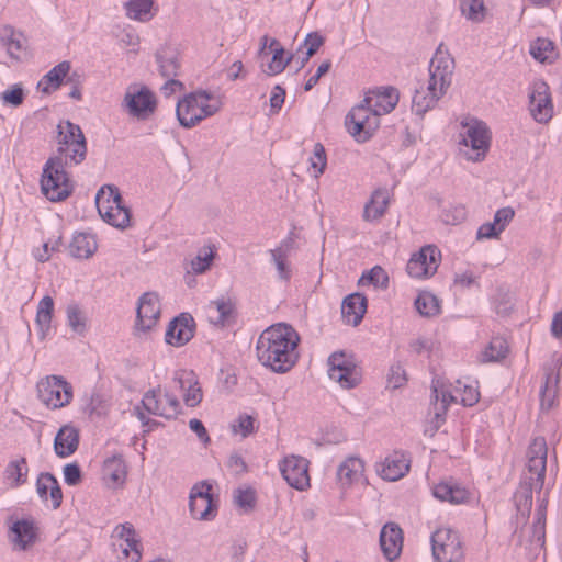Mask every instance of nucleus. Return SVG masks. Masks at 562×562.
I'll return each mask as SVG.
<instances>
[{
  "mask_svg": "<svg viewBox=\"0 0 562 562\" xmlns=\"http://www.w3.org/2000/svg\"><path fill=\"white\" fill-rule=\"evenodd\" d=\"M300 336L288 324H276L265 329L257 340V358L276 373L290 371L299 359Z\"/></svg>",
  "mask_w": 562,
  "mask_h": 562,
  "instance_id": "f257e3e1",
  "label": "nucleus"
},
{
  "mask_svg": "<svg viewBox=\"0 0 562 562\" xmlns=\"http://www.w3.org/2000/svg\"><path fill=\"white\" fill-rule=\"evenodd\" d=\"M57 132L56 153L49 158L72 166L81 164L87 156V145L80 126L65 121L57 125Z\"/></svg>",
  "mask_w": 562,
  "mask_h": 562,
  "instance_id": "f03ea898",
  "label": "nucleus"
},
{
  "mask_svg": "<svg viewBox=\"0 0 562 562\" xmlns=\"http://www.w3.org/2000/svg\"><path fill=\"white\" fill-rule=\"evenodd\" d=\"M70 165L48 158L41 177L42 193L52 202L67 199L72 192V182L66 171Z\"/></svg>",
  "mask_w": 562,
  "mask_h": 562,
  "instance_id": "7ed1b4c3",
  "label": "nucleus"
},
{
  "mask_svg": "<svg viewBox=\"0 0 562 562\" xmlns=\"http://www.w3.org/2000/svg\"><path fill=\"white\" fill-rule=\"evenodd\" d=\"M95 204L100 216L108 224L116 228L130 225L131 212L116 187L103 186L95 195Z\"/></svg>",
  "mask_w": 562,
  "mask_h": 562,
  "instance_id": "20e7f679",
  "label": "nucleus"
},
{
  "mask_svg": "<svg viewBox=\"0 0 562 562\" xmlns=\"http://www.w3.org/2000/svg\"><path fill=\"white\" fill-rule=\"evenodd\" d=\"M465 130L461 134L460 145L464 146L463 155L468 160L483 161L490 150L492 142V132L487 124L477 119H471L469 122H462Z\"/></svg>",
  "mask_w": 562,
  "mask_h": 562,
  "instance_id": "39448f33",
  "label": "nucleus"
},
{
  "mask_svg": "<svg viewBox=\"0 0 562 562\" xmlns=\"http://www.w3.org/2000/svg\"><path fill=\"white\" fill-rule=\"evenodd\" d=\"M212 97L205 91L190 93L178 100V122L183 127H193L203 119L215 114L220 106L211 103Z\"/></svg>",
  "mask_w": 562,
  "mask_h": 562,
  "instance_id": "423d86ee",
  "label": "nucleus"
},
{
  "mask_svg": "<svg viewBox=\"0 0 562 562\" xmlns=\"http://www.w3.org/2000/svg\"><path fill=\"white\" fill-rule=\"evenodd\" d=\"M40 401L50 409H59L70 404L74 397V387L61 375H47L37 383Z\"/></svg>",
  "mask_w": 562,
  "mask_h": 562,
  "instance_id": "0eeeda50",
  "label": "nucleus"
},
{
  "mask_svg": "<svg viewBox=\"0 0 562 562\" xmlns=\"http://www.w3.org/2000/svg\"><path fill=\"white\" fill-rule=\"evenodd\" d=\"M431 550L438 562H462L464 548L458 531L451 528H438L431 535Z\"/></svg>",
  "mask_w": 562,
  "mask_h": 562,
  "instance_id": "6e6552de",
  "label": "nucleus"
},
{
  "mask_svg": "<svg viewBox=\"0 0 562 562\" xmlns=\"http://www.w3.org/2000/svg\"><path fill=\"white\" fill-rule=\"evenodd\" d=\"M348 132L359 143L369 140L380 125V115L363 101L351 109L345 122Z\"/></svg>",
  "mask_w": 562,
  "mask_h": 562,
  "instance_id": "1a4fd4ad",
  "label": "nucleus"
},
{
  "mask_svg": "<svg viewBox=\"0 0 562 562\" xmlns=\"http://www.w3.org/2000/svg\"><path fill=\"white\" fill-rule=\"evenodd\" d=\"M189 509L194 519L211 521L218 512V497L212 493V484L209 481L195 483L189 496Z\"/></svg>",
  "mask_w": 562,
  "mask_h": 562,
  "instance_id": "9d476101",
  "label": "nucleus"
},
{
  "mask_svg": "<svg viewBox=\"0 0 562 562\" xmlns=\"http://www.w3.org/2000/svg\"><path fill=\"white\" fill-rule=\"evenodd\" d=\"M454 59L443 44H440L429 64V80L427 90L446 93L452 81Z\"/></svg>",
  "mask_w": 562,
  "mask_h": 562,
  "instance_id": "9b49d317",
  "label": "nucleus"
},
{
  "mask_svg": "<svg viewBox=\"0 0 562 562\" xmlns=\"http://www.w3.org/2000/svg\"><path fill=\"white\" fill-rule=\"evenodd\" d=\"M122 106L133 117L147 119L156 109V99L146 86L132 85L127 88Z\"/></svg>",
  "mask_w": 562,
  "mask_h": 562,
  "instance_id": "f8f14e48",
  "label": "nucleus"
},
{
  "mask_svg": "<svg viewBox=\"0 0 562 562\" xmlns=\"http://www.w3.org/2000/svg\"><path fill=\"white\" fill-rule=\"evenodd\" d=\"M159 316L160 303L158 295L154 292L142 294L136 306L134 335L139 337L148 334L157 325Z\"/></svg>",
  "mask_w": 562,
  "mask_h": 562,
  "instance_id": "ddd939ff",
  "label": "nucleus"
},
{
  "mask_svg": "<svg viewBox=\"0 0 562 562\" xmlns=\"http://www.w3.org/2000/svg\"><path fill=\"white\" fill-rule=\"evenodd\" d=\"M328 375L345 389L355 387L359 381L357 364L352 355L336 351L328 358Z\"/></svg>",
  "mask_w": 562,
  "mask_h": 562,
  "instance_id": "4468645a",
  "label": "nucleus"
},
{
  "mask_svg": "<svg viewBox=\"0 0 562 562\" xmlns=\"http://www.w3.org/2000/svg\"><path fill=\"white\" fill-rule=\"evenodd\" d=\"M441 261V251L435 245L424 246L406 265L407 273L417 279L432 277Z\"/></svg>",
  "mask_w": 562,
  "mask_h": 562,
  "instance_id": "2eb2a0df",
  "label": "nucleus"
},
{
  "mask_svg": "<svg viewBox=\"0 0 562 562\" xmlns=\"http://www.w3.org/2000/svg\"><path fill=\"white\" fill-rule=\"evenodd\" d=\"M145 412L147 414L171 418L176 415V398L161 395V393H156L155 391L147 392L142 400V407H135L138 419L144 425H147L148 418Z\"/></svg>",
  "mask_w": 562,
  "mask_h": 562,
  "instance_id": "dca6fc26",
  "label": "nucleus"
},
{
  "mask_svg": "<svg viewBox=\"0 0 562 562\" xmlns=\"http://www.w3.org/2000/svg\"><path fill=\"white\" fill-rule=\"evenodd\" d=\"M310 462L300 456L285 457L280 463V472L288 484L297 490L304 491L310 487Z\"/></svg>",
  "mask_w": 562,
  "mask_h": 562,
  "instance_id": "f3484780",
  "label": "nucleus"
},
{
  "mask_svg": "<svg viewBox=\"0 0 562 562\" xmlns=\"http://www.w3.org/2000/svg\"><path fill=\"white\" fill-rule=\"evenodd\" d=\"M529 111L538 123H548L553 115V104L550 88L544 81H537L532 85L529 93Z\"/></svg>",
  "mask_w": 562,
  "mask_h": 562,
  "instance_id": "a211bd4d",
  "label": "nucleus"
},
{
  "mask_svg": "<svg viewBox=\"0 0 562 562\" xmlns=\"http://www.w3.org/2000/svg\"><path fill=\"white\" fill-rule=\"evenodd\" d=\"M400 93L394 87H379L370 90L363 102L369 104L380 116L393 111L398 103Z\"/></svg>",
  "mask_w": 562,
  "mask_h": 562,
  "instance_id": "6ab92c4d",
  "label": "nucleus"
},
{
  "mask_svg": "<svg viewBox=\"0 0 562 562\" xmlns=\"http://www.w3.org/2000/svg\"><path fill=\"white\" fill-rule=\"evenodd\" d=\"M380 547L389 561L397 559L403 548V531L397 524H385L380 532Z\"/></svg>",
  "mask_w": 562,
  "mask_h": 562,
  "instance_id": "aec40b11",
  "label": "nucleus"
},
{
  "mask_svg": "<svg viewBox=\"0 0 562 562\" xmlns=\"http://www.w3.org/2000/svg\"><path fill=\"white\" fill-rule=\"evenodd\" d=\"M561 367L562 356L554 359L551 363L543 366L544 383L540 387L541 406L547 405L548 408L552 406L560 382Z\"/></svg>",
  "mask_w": 562,
  "mask_h": 562,
  "instance_id": "412c9836",
  "label": "nucleus"
},
{
  "mask_svg": "<svg viewBox=\"0 0 562 562\" xmlns=\"http://www.w3.org/2000/svg\"><path fill=\"white\" fill-rule=\"evenodd\" d=\"M411 459L401 451H394L386 457L378 468L379 475L385 481H397L409 470Z\"/></svg>",
  "mask_w": 562,
  "mask_h": 562,
  "instance_id": "4be33fe9",
  "label": "nucleus"
},
{
  "mask_svg": "<svg viewBox=\"0 0 562 562\" xmlns=\"http://www.w3.org/2000/svg\"><path fill=\"white\" fill-rule=\"evenodd\" d=\"M80 442V434L77 427L67 424L60 427L54 439V451L59 458L72 456Z\"/></svg>",
  "mask_w": 562,
  "mask_h": 562,
  "instance_id": "5701e85b",
  "label": "nucleus"
},
{
  "mask_svg": "<svg viewBox=\"0 0 562 562\" xmlns=\"http://www.w3.org/2000/svg\"><path fill=\"white\" fill-rule=\"evenodd\" d=\"M367 312V297L361 293L346 296L341 303V316L346 324L357 326Z\"/></svg>",
  "mask_w": 562,
  "mask_h": 562,
  "instance_id": "b1692460",
  "label": "nucleus"
},
{
  "mask_svg": "<svg viewBox=\"0 0 562 562\" xmlns=\"http://www.w3.org/2000/svg\"><path fill=\"white\" fill-rule=\"evenodd\" d=\"M114 533L123 541L121 543L123 554L132 562H138L142 559V544L137 538L134 527L126 522L116 526Z\"/></svg>",
  "mask_w": 562,
  "mask_h": 562,
  "instance_id": "393cba45",
  "label": "nucleus"
},
{
  "mask_svg": "<svg viewBox=\"0 0 562 562\" xmlns=\"http://www.w3.org/2000/svg\"><path fill=\"white\" fill-rule=\"evenodd\" d=\"M293 246L292 238H285L274 249H270L271 260L276 266L280 280L289 282L292 278V267L289 261L290 251Z\"/></svg>",
  "mask_w": 562,
  "mask_h": 562,
  "instance_id": "a878e982",
  "label": "nucleus"
},
{
  "mask_svg": "<svg viewBox=\"0 0 562 562\" xmlns=\"http://www.w3.org/2000/svg\"><path fill=\"white\" fill-rule=\"evenodd\" d=\"M98 249L95 236L90 232H76L69 243V252L74 258L88 259Z\"/></svg>",
  "mask_w": 562,
  "mask_h": 562,
  "instance_id": "bb28decb",
  "label": "nucleus"
},
{
  "mask_svg": "<svg viewBox=\"0 0 562 562\" xmlns=\"http://www.w3.org/2000/svg\"><path fill=\"white\" fill-rule=\"evenodd\" d=\"M261 44L260 54H265L267 48L272 53L271 61L268 64L267 74L277 75L282 72L291 61L292 56L284 59V49L276 38H269L265 35L261 37Z\"/></svg>",
  "mask_w": 562,
  "mask_h": 562,
  "instance_id": "cd10ccee",
  "label": "nucleus"
},
{
  "mask_svg": "<svg viewBox=\"0 0 562 562\" xmlns=\"http://www.w3.org/2000/svg\"><path fill=\"white\" fill-rule=\"evenodd\" d=\"M36 492L43 501H47L49 496L54 509L60 506L63 501L61 488L58 481L52 473L45 472L38 475L36 481Z\"/></svg>",
  "mask_w": 562,
  "mask_h": 562,
  "instance_id": "c85d7f7f",
  "label": "nucleus"
},
{
  "mask_svg": "<svg viewBox=\"0 0 562 562\" xmlns=\"http://www.w3.org/2000/svg\"><path fill=\"white\" fill-rule=\"evenodd\" d=\"M390 202L387 189L379 188L371 194L370 200L366 203L363 210V220L367 222L375 221L384 215Z\"/></svg>",
  "mask_w": 562,
  "mask_h": 562,
  "instance_id": "c756f323",
  "label": "nucleus"
},
{
  "mask_svg": "<svg viewBox=\"0 0 562 562\" xmlns=\"http://www.w3.org/2000/svg\"><path fill=\"white\" fill-rule=\"evenodd\" d=\"M364 471V463L358 457H348L337 469V480L341 487H348L357 482Z\"/></svg>",
  "mask_w": 562,
  "mask_h": 562,
  "instance_id": "7c9ffc66",
  "label": "nucleus"
},
{
  "mask_svg": "<svg viewBox=\"0 0 562 562\" xmlns=\"http://www.w3.org/2000/svg\"><path fill=\"white\" fill-rule=\"evenodd\" d=\"M432 494L436 498L451 504H462L469 501L470 493L465 487L456 483L441 482L435 485Z\"/></svg>",
  "mask_w": 562,
  "mask_h": 562,
  "instance_id": "2f4dec72",
  "label": "nucleus"
},
{
  "mask_svg": "<svg viewBox=\"0 0 562 562\" xmlns=\"http://www.w3.org/2000/svg\"><path fill=\"white\" fill-rule=\"evenodd\" d=\"M125 15L137 22H149L156 15L154 0H125L123 3Z\"/></svg>",
  "mask_w": 562,
  "mask_h": 562,
  "instance_id": "473e14b6",
  "label": "nucleus"
},
{
  "mask_svg": "<svg viewBox=\"0 0 562 562\" xmlns=\"http://www.w3.org/2000/svg\"><path fill=\"white\" fill-rule=\"evenodd\" d=\"M103 479L113 486L122 485L126 479V464L121 456H112L104 460L102 467Z\"/></svg>",
  "mask_w": 562,
  "mask_h": 562,
  "instance_id": "72a5a7b5",
  "label": "nucleus"
},
{
  "mask_svg": "<svg viewBox=\"0 0 562 562\" xmlns=\"http://www.w3.org/2000/svg\"><path fill=\"white\" fill-rule=\"evenodd\" d=\"M12 541L20 549L25 550L36 540V527L32 520L21 519L11 527Z\"/></svg>",
  "mask_w": 562,
  "mask_h": 562,
  "instance_id": "f704fd0d",
  "label": "nucleus"
},
{
  "mask_svg": "<svg viewBox=\"0 0 562 562\" xmlns=\"http://www.w3.org/2000/svg\"><path fill=\"white\" fill-rule=\"evenodd\" d=\"M156 59L161 76L167 78L161 87V92L165 97H170L176 91V58L167 57L164 50H159L156 54Z\"/></svg>",
  "mask_w": 562,
  "mask_h": 562,
  "instance_id": "c9c22d12",
  "label": "nucleus"
},
{
  "mask_svg": "<svg viewBox=\"0 0 562 562\" xmlns=\"http://www.w3.org/2000/svg\"><path fill=\"white\" fill-rule=\"evenodd\" d=\"M69 70V61L65 60L59 63L40 80L37 88L44 93L57 90L61 86L63 80L68 75Z\"/></svg>",
  "mask_w": 562,
  "mask_h": 562,
  "instance_id": "e433bc0d",
  "label": "nucleus"
},
{
  "mask_svg": "<svg viewBox=\"0 0 562 562\" xmlns=\"http://www.w3.org/2000/svg\"><path fill=\"white\" fill-rule=\"evenodd\" d=\"M443 92H440L439 89L436 91H428L427 88L416 89L413 101H412V111L419 116H424V114L432 109L438 100L443 95Z\"/></svg>",
  "mask_w": 562,
  "mask_h": 562,
  "instance_id": "4c0bfd02",
  "label": "nucleus"
},
{
  "mask_svg": "<svg viewBox=\"0 0 562 562\" xmlns=\"http://www.w3.org/2000/svg\"><path fill=\"white\" fill-rule=\"evenodd\" d=\"M29 468L25 458L10 461L4 469V481L10 487H19L27 480Z\"/></svg>",
  "mask_w": 562,
  "mask_h": 562,
  "instance_id": "58836bf2",
  "label": "nucleus"
},
{
  "mask_svg": "<svg viewBox=\"0 0 562 562\" xmlns=\"http://www.w3.org/2000/svg\"><path fill=\"white\" fill-rule=\"evenodd\" d=\"M0 44L13 59H19L23 48L22 34L15 31L11 25L0 27Z\"/></svg>",
  "mask_w": 562,
  "mask_h": 562,
  "instance_id": "ea45409f",
  "label": "nucleus"
},
{
  "mask_svg": "<svg viewBox=\"0 0 562 562\" xmlns=\"http://www.w3.org/2000/svg\"><path fill=\"white\" fill-rule=\"evenodd\" d=\"M530 55L542 64H552L558 53L554 43L548 38H537L530 45Z\"/></svg>",
  "mask_w": 562,
  "mask_h": 562,
  "instance_id": "a19ab883",
  "label": "nucleus"
},
{
  "mask_svg": "<svg viewBox=\"0 0 562 562\" xmlns=\"http://www.w3.org/2000/svg\"><path fill=\"white\" fill-rule=\"evenodd\" d=\"M216 257V248L207 245L199 249L198 255L191 259L189 270L193 273L203 274L209 271Z\"/></svg>",
  "mask_w": 562,
  "mask_h": 562,
  "instance_id": "79ce46f5",
  "label": "nucleus"
},
{
  "mask_svg": "<svg viewBox=\"0 0 562 562\" xmlns=\"http://www.w3.org/2000/svg\"><path fill=\"white\" fill-rule=\"evenodd\" d=\"M509 347L505 338L493 337L487 347L481 353V362H496L503 360L508 353Z\"/></svg>",
  "mask_w": 562,
  "mask_h": 562,
  "instance_id": "37998d69",
  "label": "nucleus"
},
{
  "mask_svg": "<svg viewBox=\"0 0 562 562\" xmlns=\"http://www.w3.org/2000/svg\"><path fill=\"white\" fill-rule=\"evenodd\" d=\"M547 458L543 457H530L528 458L527 469L529 476L525 479L532 481L536 491L542 490L546 476Z\"/></svg>",
  "mask_w": 562,
  "mask_h": 562,
  "instance_id": "c03bdc74",
  "label": "nucleus"
},
{
  "mask_svg": "<svg viewBox=\"0 0 562 562\" xmlns=\"http://www.w3.org/2000/svg\"><path fill=\"white\" fill-rule=\"evenodd\" d=\"M54 312V300L49 295H45L37 305L36 311V324L42 331L45 334L50 328V323Z\"/></svg>",
  "mask_w": 562,
  "mask_h": 562,
  "instance_id": "a18cd8bd",
  "label": "nucleus"
},
{
  "mask_svg": "<svg viewBox=\"0 0 562 562\" xmlns=\"http://www.w3.org/2000/svg\"><path fill=\"white\" fill-rule=\"evenodd\" d=\"M196 333V323L190 313L178 314V347L187 345Z\"/></svg>",
  "mask_w": 562,
  "mask_h": 562,
  "instance_id": "49530a36",
  "label": "nucleus"
},
{
  "mask_svg": "<svg viewBox=\"0 0 562 562\" xmlns=\"http://www.w3.org/2000/svg\"><path fill=\"white\" fill-rule=\"evenodd\" d=\"M460 10L462 15L475 23L482 22L486 14L484 0H460Z\"/></svg>",
  "mask_w": 562,
  "mask_h": 562,
  "instance_id": "de8ad7c7",
  "label": "nucleus"
},
{
  "mask_svg": "<svg viewBox=\"0 0 562 562\" xmlns=\"http://www.w3.org/2000/svg\"><path fill=\"white\" fill-rule=\"evenodd\" d=\"M415 306L418 313L423 316H435L440 312V304L438 299L428 292L420 293L415 300Z\"/></svg>",
  "mask_w": 562,
  "mask_h": 562,
  "instance_id": "09e8293b",
  "label": "nucleus"
},
{
  "mask_svg": "<svg viewBox=\"0 0 562 562\" xmlns=\"http://www.w3.org/2000/svg\"><path fill=\"white\" fill-rule=\"evenodd\" d=\"M234 504L244 513H250L255 509L257 503L256 491L251 487L237 488L233 494Z\"/></svg>",
  "mask_w": 562,
  "mask_h": 562,
  "instance_id": "8fccbe9b",
  "label": "nucleus"
},
{
  "mask_svg": "<svg viewBox=\"0 0 562 562\" xmlns=\"http://www.w3.org/2000/svg\"><path fill=\"white\" fill-rule=\"evenodd\" d=\"M536 490L533 482L525 479L517 488L514 499L518 510L529 512L532 506V492Z\"/></svg>",
  "mask_w": 562,
  "mask_h": 562,
  "instance_id": "3c124183",
  "label": "nucleus"
},
{
  "mask_svg": "<svg viewBox=\"0 0 562 562\" xmlns=\"http://www.w3.org/2000/svg\"><path fill=\"white\" fill-rule=\"evenodd\" d=\"M67 323L71 330L78 335H83L86 333V319L82 316V313L78 305L71 304L67 306Z\"/></svg>",
  "mask_w": 562,
  "mask_h": 562,
  "instance_id": "603ef678",
  "label": "nucleus"
},
{
  "mask_svg": "<svg viewBox=\"0 0 562 562\" xmlns=\"http://www.w3.org/2000/svg\"><path fill=\"white\" fill-rule=\"evenodd\" d=\"M467 218V209L462 204H450L442 210L441 220L447 225H458Z\"/></svg>",
  "mask_w": 562,
  "mask_h": 562,
  "instance_id": "864d4df0",
  "label": "nucleus"
},
{
  "mask_svg": "<svg viewBox=\"0 0 562 562\" xmlns=\"http://www.w3.org/2000/svg\"><path fill=\"white\" fill-rule=\"evenodd\" d=\"M310 161L316 178L324 173L327 165V157L325 148L321 143H315L313 156L310 158Z\"/></svg>",
  "mask_w": 562,
  "mask_h": 562,
  "instance_id": "5fc2aeb1",
  "label": "nucleus"
},
{
  "mask_svg": "<svg viewBox=\"0 0 562 562\" xmlns=\"http://www.w3.org/2000/svg\"><path fill=\"white\" fill-rule=\"evenodd\" d=\"M203 397L202 389L199 385V382L194 380L192 383L190 382L186 393L183 394V402L188 407L198 406Z\"/></svg>",
  "mask_w": 562,
  "mask_h": 562,
  "instance_id": "6e6d98bb",
  "label": "nucleus"
},
{
  "mask_svg": "<svg viewBox=\"0 0 562 562\" xmlns=\"http://www.w3.org/2000/svg\"><path fill=\"white\" fill-rule=\"evenodd\" d=\"M407 381L406 372L402 364L395 363L391 366L387 374V384L392 389H398L403 386Z\"/></svg>",
  "mask_w": 562,
  "mask_h": 562,
  "instance_id": "4d7b16f0",
  "label": "nucleus"
},
{
  "mask_svg": "<svg viewBox=\"0 0 562 562\" xmlns=\"http://www.w3.org/2000/svg\"><path fill=\"white\" fill-rule=\"evenodd\" d=\"M546 537V516L541 508L537 512V518L532 524V541L540 544L544 543Z\"/></svg>",
  "mask_w": 562,
  "mask_h": 562,
  "instance_id": "13d9d810",
  "label": "nucleus"
},
{
  "mask_svg": "<svg viewBox=\"0 0 562 562\" xmlns=\"http://www.w3.org/2000/svg\"><path fill=\"white\" fill-rule=\"evenodd\" d=\"M434 398H435V417L436 419H440L441 422L445 420V415L447 413V408H448V405L450 402L453 401V396L449 393H442V398H441V402L440 404L438 403V398H439V395H438V391L436 387H434Z\"/></svg>",
  "mask_w": 562,
  "mask_h": 562,
  "instance_id": "bf43d9fd",
  "label": "nucleus"
},
{
  "mask_svg": "<svg viewBox=\"0 0 562 562\" xmlns=\"http://www.w3.org/2000/svg\"><path fill=\"white\" fill-rule=\"evenodd\" d=\"M368 281L374 286L387 288L389 276L383 268L380 266L373 267L367 274Z\"/></svg>",
  "mask_w": 562,
  "mask_h": 562,
  "instance_id": "052dcab7",
  "label": "nucleus"
},
{
  "mask_svg": "<svg viewBox=\"0 0 562 562\" xmlns=\"http://www.w3.org/2000/svg\"><path fill=\"white\" fill-rule=\"evenodd\" d=\"M1 100L5 104L18 106L24 100L23 89L20 86L15 85L11 89H8L1 93Z\"/></svg>",
  "mask_w": 562,
  "mask_h": 562,
  "instance_id": "680f3d73",
  "label": "nucleus"
},
{
  "mask_svg": "<svg viewBox=\"0 0 562 562\" xmlns=\"http://www.w3.org/2000/svg\"><path fill=\"white\" fill-rule=\"evenodd\" d=\"M324 43V38L318 35L317 33H310L305 41H304V45L306 47V56L305 58L302 60V66L304 65L305 61H307L317 50L318 48L323 45Z\"/></svg>",
  "mask_w": 562,
  "mask_h": 562,
  "instance_id": "e2e57ef3",
  "label": "nucleus"
},
{
  "mask_svg": "<svg viewBox=\"0 0 562 562\" xmlns=\"http://www.w3.org/2000/svg\"><path fill=\"white\" fill-rule=\"evenodd\" d=\"M515 212L510 206L502 207L496 211L493 223L497 226L498 232H503L514 218Z\"/></svg>",
  "mask_w": 562,
  "mask_h": 562,
  "instance_id": "0e129e2a",
  "label": "nucleus"
},
{
  "mask_svg": "<svg viewBox=\"0 0 562 562\" xmlns=\"http://www.w3.org/2000/svg\"><path fill=\"white\" fill-rule=\"evenodd\" d=\"M81 470L77 463H68L64 467V481L69 486H75L80 482Z\"/></svg>",
  "mask_w": 562,
  "mask_h": 562,
  "instance_id": "69168bd1",
  "label": "nucleus"
},
{
  "mask_svg": "<svg viewBox=\"0 0 562 562\" xmlns=\"http://www.w3.org/2000/svg\"><path fill=\"white\" fill-rule=\"evenodd\" d=\"M548 448L547 442L543 437H537L535 438L527 451V458L530 457H543L547 458Z\"/></svg>",
  "mask_w": 562,
  "mask_h": 562,
  "instance_id": "338daca9",
  "label": "nucleus"
},
{
  "mask_svg": "<svg viewBox=\"0 0 562 562\" xmlns=\"http://www.w3.org/2000/svg\"><path fill=\"white\" fill-rule=\"evenodd\" d=\"M330 68H331V61L330 60L323 61L318 66V68L316 70V74L313 75L312 77H310L308 80L305 82L304 90L305 91L312 90L317 85L319 79L329 71Z\"/></svg>",
  "mask_w": 562,
  "mask_h": 562,
  "instance_id": "774afa93",
  "label": "nucleus"
}]
</instances>
